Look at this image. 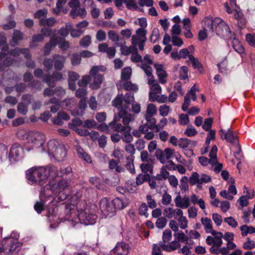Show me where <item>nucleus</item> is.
I'll return each instance as SVG.
<instances>
[{
	"instance_id": "864d4df0",
	"label": "nucleus",
	"mask_w": 255,
	"mask_h": 255,
	"mask_svg": "<svg viewBox=\"0 0 255 255\" xmlns=\"http://www.w3.org/2000/svg\"><path fill=\"white\" fill-rule=\"evenodd\" d=\"M199 91V89L198 88H197L195 85H194L192 87V88L189 91V92L186 94V95L188 96V97L190 98V100H192L193 101H195L197 99L196 93Z\"/></svg>"
},
{
	"instance_id": "4468645a",
	"label": "nucleus",
	"mask_w": 255,
	"mask_h": 255,
	"mask_svg": "<svg viewBox=\"0 0 255 255\" xmlns=\"http://www.w3.org/2000/svg\"><path fill=\"white\" fill-rule=\"evenodd\" d=\"M51 33L50 28H43L40 30V33L34 35L32 37V41L30 43V47H34L37 46L36 43L42 41L45 36H49Z\"/></svg>"
},
{
	"instance_id": "f257e3e1",
	"label": "nucleus",
	"mask_w": 255,
	"mask_h": 255,
	"mask_svg": "<svg viewBox=\"0 0 255 255\" xmlns=\"http://www.w3.org/2000/svg\"><path fill=\"white\" fill-rule=\"evenodd\" d=\"M73 207L70 205L69 209L67 208L66 210V220L71 222L73 227L78 223L85 225L95 224L97 216L93 210L87 207L85 201H80L77 204V213Z\"/></svg>"
},
{
	"instance_id": "37998d69",
	"label": "nucleus",
	"mask_w": 255,
	"mask_h": 255,
	"mask_svg": "<svg viewBox=\"0 0 255 255\" xmlns=\"http://www.w3.org/2000/svg\"><path fill=\"white\" fill-rule=\"evenodd\" d=\"M179 218L177 219L178 225L179 228L181 230H184L188 227V221L186 217L183 216V215L181 216H178Z\"/></svg>"
},
{
	"instance_id": "9b49d317",
	"label": "nucleus",
	"mask_w": 255,
	"mask_h": 255,
	"mask_svg": "<svg viewBox=\"0 0 255 255\" xmlns=\"http://www.w3.org/2000/svg\"><path fill=\"white\" fill-rule=\"evenodd\" d=\"M33 100L32 96L30 95H24L22 97V102L18 104L17 109L18 113L25 115L28 112V107Z\"/></svg>"
},
{
	"instance_id": "79ce46f5",
	"label": "nucleus",
	"mask_w": 255,
	"mask_h": 255,
	"mask_svg": "<svg viewBox=\"0 0 255 255\" xmlns=\"http://www.w3.org/2000/svg\"><path fill=\"white\" fill-rule=\"evenodd\" d=\"M232 47L234 49V50L240 54L243 53L244 52V49L240 43L239 40L234 38L232 41Z\"/></svg>"
},
{
	"instance_id": "20e7f679",
	"label": "nucleus",
	"mask_w": 255,
	"mask_h": 255,
	"mask_svg": "<svg viewBox=\"0 0 255 255\" xmlns=\"http://www.w3.org/2000/svg\"><path fill=\"white\" fill-rule=\"evenodd\" d=\"M125 207L122 201L118 198L112 202L104 198L100 202V210L105 217H112L115 215L117 209H123Z\"/></svg>"
},
{
	"instance_id": "a18cd8bd",
	"label": "nucleus",
	"mask_w": 255,
	"mask_h": 255,
	"mask_svg": "<svg viewBox=\"0 0 255 255\" xmlns=\"http://www.w3.org/2000/svg\"><path fill=\"white\" fill-rule=\"evenodd\" d=\"M76 151L78 155L83 158L85 161L87 162H91L92 160L90 157L89 155L84 150V149L80 147L77 146L76 147Z\"/></svg>"
},
{
	"instance_id": "bf43d9fd",
	"label": "nucleus",
	"mask_w": 255,
	"mask_h": 255,
	"mask_svg": "<svg viewBox=\"0 0 255 255\" xmlns=\"http://www.w3.org/2000/svg\"><path fill=\"white\" fill-rule=\"evenodd\" d=\"M91 80V76L90 75H85L82 79L78 81V85L80 87H85Z\"/></svg>"
},
{
	"instance_id": "6e6552de",
	"label": "nucleus",
	"mask_w": 255,
	"mask_h": 255,
	"mask_svg": "<svg viewBox=\"0 0 255 255\" xmlns=\"http://www.w3.org/2000/svg\"><path fill=\"white\" fill-rule=\"evenodd\" d=\"M106 68L103 66H94L90 71V75L93 78V82L90 84V87L92 89H97L103 80V76L99 73V71H105Z\"/></svg>"
},
{
	"instance_id": "338daca9",
	"label": "nucleus",
	"mask_w": 255,
	"mask_h": 255,
	"mask_svg": "<svg viewBox=\"0 0 255 255\" xmlns=\"http://www.w3.org/2000/svg\"><path fill=\"white\" fill-rule=\"evenodd\" d=\"M224 222L226 223L229 226L232 228H235L238 226V222L232 217H229L225 218L224 219Z\"/></svg>"
},
{
	"instance_id": "a211bd4d",
	"label": "nucleus",
	"mask_w": 255,
	"mask_h": 255,
	"mask_svg": "<svg viewBox=\"0 0 255 255\" xmlns=\"http://www.w3.org/2000/svg\"><path fill=\"white\" fill-rule=\"evenodd\" d=\"M147 31L142 28H139L136 30V34L131 36V44L137 45V42L140 40H147Z\"/></svg>"
},
{
	"instance_id": "aec40b11",
	"label": "nucleus",
	"mask_w": 255,
	"mask_h": 255,
	"mask_svg": "<svg viewBox=\"0 0 255 255\" xmlns=\"http://www.w3.org/2000/svg\"><path fill=\"white\" fill-rule=\"evenodd\" d=\"M59 40V37L55 34L51 37L49 42L47 43L43 48L44 55L47 56L50 54L51 50L58 44Z\"/></svg>"
},
{
	"instance_id": "69168bd1",
	"label": "nucleus",
	"mask_w": 255,
	"mask_h": 255,
	"mask_svg": "<svg viewBox=\"0 0 255 255\" xmlns=\"http://www.w3.org/2000/svg\"><path fill=\"white\" fill-rule=\"evenodd\" d=\"M108 37L109 39L113 42H118L120 40L119 34L114 30H110L108 32Z\"/></svg>"
},
{
	"instance_id": "680f3d73",
	"label": "nucleus",
	"mask_w": 255,
	"mask_h": 255,
	"mask_svg": "<svg viewBox=\"0 0 255 255\" xmlns=\"http://www.w3.org/2000/svg\"><path fill=\"white\" fill-rule=\"evenodd\" d=\"M171 238H172L171 231L169 229L165 230L163 233V235H162L163 242L162 243L165 244L166 243H169V242L171 240Z\"/></svg>"
},
{
	"instance_id": "7c9ffc66",
	"label": "nucleus",
	"mask_w": 255,
	"mask_h": 255,
	"mask_svg": "<svg viewBox=\"0 0 255 255\" xmlns=\"http://www.w3.org/2000/svg\"><path fill=\"white\" fill-rule=\"evenodd\" d=\"M162 249L167 252H172L180 248V243L176 240L169 244H161Z\"/></svg>"
},
{
	"instance_id": "a19ab883",
	"label": "nucleus",
	"mask_w": 255,
	"mask_h": 255,
	"mask_svg": "<svg viewBox=\"0 0 255 255\" xmlns=\"http://www.w3.org/2000/svg\"><path fill=\"white\" fill-rule=\"evenodd\" d=\"M132 73L131 68L127 67L123 69L121 72V79L123 81H127L130 78Z\"/></svg>"
},
{
	"instance_id": "ddd939ff",
	"label": "nucleus",
	"mask_w": 255,
	"mask_h": 255,
	"mask_svg": "<svg viewBox=\"0 0 255 255\" xmlns=\"http://www.w3.org/2000/svg\"><path fill=\"white\" fill-rule=\"evenodd\" d=\"M58 71L56 70L51 75H45L43 79V82L46 83L48 86L50 87H55L56 81L63 79V74Z\"/></svg>"
},
{
	"instance_id": "6ab92c4d",
	"label": "nucleus",
	"mask_w": 255,
	"mask_h": 255,
	"mask_svg": "<svg viewBox=\"0 0 255 255\" xmlns=\"http://www.w3.org/2000/svg\"><path fill=\"white\" fill-rule=\"evenodd\" d=\"M119 118L122 119L123 124L127 126H129V124L130 122L135 120V116L133 114L128 113L127 110H122L119 112Z\"/></svg>"
},
{
	"instance_id": "4be33fe9",
	"label": "nucleus",
	"mask_w": 255,
	"mask_h": 255,
	"mask_svg": "<svg viewBox=\"0 0 255 255\" xmlns=\"http://www.w3.org/2000/svg\"><path fill=\"white\" fill-rule=\"evenodd\" d=\"M164 215L169 219L174 218L177 219L178 216L183 215V212L180 209H173L171 207H167L164 209Z\"/></svg>"
},
{
	"instance_id": "49530a36",
	"label": "nucleus",
	"mask_w": 255,
	"mask_h": 255,
	"mask_svg": "<svg viewBox=\"0 0 255 255\" xmlns=\"http://www.w3.org/2000/svg\"><path fill=\"white\" fill-rule=\"evenodd\" d=\"M153 116H154L150 115L144 116V118L147 122L146 124H148L151 130L154 129L155 127H156V119L153 117Z\"/></svg>"
},
{
	"instance_id": "72a5a7b5",
	"label": "nucleus",
	"mask_w": 255,
	"mask_h": 255,
	"mask_svg": "<svg viewBox=\"0 0 255 255\" xmlns=\"http://www.w3.org/2000/svg\"><path fill=\"white\" fill-rule=\"evenodd\" d=\"M144 162L141 163L140 165L141 171L145 174H147L148 172L150 174H152L153 173V161L149 160Z\"/></svg>"
},
{
	"instance_id": "09e8293b",
	"label": "nucleus",
	"mask_w": 255,
	"mask_h": 255,
	"mask_svg": "<svg viewBox=\"0 0 255 255\" xmlns=\"http://www.w3.org/2000/svg\"><path fill=\"white\" fill-rule=\"evenodd\" d=\"M72 173V168L70 166H68L66 168H61L59 171H58V176L56 178H65V176L66 175H70ZM65 178H66L65 177Z\"/></svg>"
},
{
	"instance_id": "e2e57ef3",
	"label": "nucleus",
	"mask_w": 255,
	"mask_h": 255,
	"mask_svg": "<svg viewBox=\"0 0 255 255\" xmlns=\"http://www.w3.org/2000/svg\"><path fill=\"white\" fill-rule=\"evenodd\" d=\"M59 37V41L58 43V44H59L60 48L63 50H67L70 47V43L69 41L65 40L64 38L62 39L60 37Z\"/></svg>"
},
{
	"instance_id": "13d9d810",
	"label": "nucleus",
	"mask_w": 255,
	"mask_h": 255,
	"mask_svg": "<svg viewBox=\"0 0 255 255\" xmlns=\"http://www.w3.org/2000/svg\"><path fill=\"white\" fill-rule=\"evenodd\" d=\"M91 43V37L90 35H87L83 37L80 41V45L84 48L88 47Z\"/></svg>"
},
{
	"instance_id": "7ed1b4c3",
	"label": "nucleus",
	"mask_w": 255,
	"mask_h": 255,
	"mask_svg": "<svg viewBox=\"0 0 255 255\" xmlns=\"http://www.w3.org/2000/svg\"><path fill=\"white\" fill-rule=\"evenodd\" d=\"M26 142L24 148L27 151L37 149L39 152H44V145L46 141L45 135L37 131H31L27 133L26 138Z\"/></svg>"
},
{
	"instance_id": "393cba45",
	"label": "nucleus",
	"mask_w": 255,
	"mask_h": 255,
	"mask_svg": "<svg viewBox=\"0 0 255 255\" xmlns=\"http://www.w3.org/2000/svg\"><path fill=\"white\" fill-rule=\"evenodd\" d=\"M123 95L122 94L118 95L112 101L113 106L117 108L119 112L122 110H128V107L127 105L123 104Z\"/></svg>"
},
{
	"instance_id": "f03ea898",
	"label": "nucleus",
	"mask_w": 255,
	"mask_h": 255,
	"mask_svg": "<svg viewBox=\"0 0 255 255\" xmlns=\"http://www.w3.org/2000/svg\"><path fill=\"white\" fill-rule=\"evenodd\" d=\"M54 180H50L49 186L52 192L57 194L54 200L57 202L64 201L69 195L71 180L67 178L57 179L55 182Z\"/></svg>"
},
{
	"instance_id": "8fccbe9b",
	"label": "nucleus",
	"mask_w": 255,
	"mask_h": 255,
	"mask_svg": "<svg viewBox=\"0 0 255 255\" xmlns=\"http://www.w3.org/2000/svg\"><path fill=\"white\" fill-rule=\"evenodd\" d=\"M149 177L150 175L149 174H138L135 179L136 185L139 186L142 184L147 179V178Z\"/></svg>"
},
{
	"instance_id": "de8ad7c7",
	"label": "nucleus",
	"mask_w": 255,
	"mask_h": 255,
	"mask_svg": "<svg viewBox=\"0 0 255 255\" xmlns=\"http://www.w3.org/2000/svg\"><path fill=\"white\" fill-rule=\"evenodd\" d=\"M123 87L127 91H136L138 90V86L132 84L130 81H125L123 83Z\"/></svg>"
},
{
	"instance_id": "c03bdc74",
	"label": "nucleus",
	"mask_w": 255,
	"mask_h": 255,
	"mask_svg": "<svg viewBox=\"0 0 255 255\" xmlns=\"http://www.w3.org/2000/svg\"><path fill=\"white\" fill-rule=\"evenodd\" d=\"M218 150V148L216 145H214L212 146L211 150L209 153V157H210V162L212 163H214V164L217 163V152Z\"/></svg>"
},
{
	"instance_id": "f3484780",
	"label": "nucleus",
	"mask_w": 255,
	"mask_h": 255,
	"mask_svg": "<svg viewBox=\"0 0 255 255\" xmlns=\"http://www.w3.org/2000/svg\"><path fill=\"white\" fill-rule=\"evenodd\" d=\"M129 246L125 242H118L113 250L117 255H127L129 253Z\"/></svg>"
},
{
	"instance_id": "603ef678",
	"label": "nucleus",
	"mask_w": 255,
	"mask_h": 255,
	"mask_svg": "<svg viewBox=\"0 0 255 255\" xmlns=\"http://www.w3.org/2000/svg\"><path fill=\"white\" fill-rule=\"evenodd\" d=\"M130 130H128V129H126L124 131L123 133V135H121L122 139L125 142L129 143L133 140V137L132 135L130 133Z\"/></svg>"
},
{
	"instance_id": "e433bc0d",
	"label": "nucleus",
	"mask_w": 255,
	"mask_h": 255,
	"mask_svg": "<svg viewBox=\"0 0 255 255\" xmlns=\"http://www.w3.org/2000/svg\"><path fill=\"white\" fill-rule=\"evenodd\" d=\"M169 177V173L167 171L166 167L164 166L161 168L159 173L154 176V178L159 181H162L166 179Z\"/></svg>"
},
{
	"instance_id": "9d476101",
	"label": "nucleus",
	"mask_w": 255,
	"mask_h": 255,
	"mask_svg": "<svg viewBox=\"0 0 255 255\" xmlns=\"http://www.w3.org/2000/svg\"><path fill=\"white\" fill-rule=\"evenodd\" d=\"M215 23H217L215 30L218 35L221 37H229L231 31L228 25L219 18H215Z\"/></svg>"
},
{
	"instance_id": "412c9836",
	"label": "nucleus",
	"mask_w": 255,
	"mask_h": 255,
	"mask_svg": "<svg viewBox=\"0 0 255 255\" xmlns=\"http://www.w3.org/2000/svg\"><path fill=\"white\" fill-rule=\"evenodd\" d=\"M54 69L57 71H61L64 67L66 58L64 56L55 54L53 56Z\"/></svg>"
},
{
	"instance_id": "bb28decb",
	"label": "nucleus",
	"mask_w": 255,
	"mask_h": 255,
	"mask_svg": "<svg viewBox=\"0 0 255 255\" xmlns=\"http://www.w3.org/2000/svg\"><path fill=\"white\" fill-rule=\"evenodd\" d=\"M59 145V144L58 141L55 139L50 140L47 143L46 148L44 146L45 149L44 152H47L49 155L51 157V155H53V153L55 152Z\"/></svg>"
},
{
	"instance_id": "4c0bfd02",
	"label": "nucleus",
	"mask_w": 255,
	"mask_h": 255,
	"mask_svg": "<svg viewBox=\"0 0 255 255\" xmlns=\"http://www.w3.org/2000/svg\"><path fill=\"white\" fill-rule=\"evenodd\" d=\"M134 157L133 156H128L127 157V163L125 166L131 173L134 174L135 173L134 166L133 164V160Z\"/></svg>"
},
{
	"instance_id": "423d86ee",
	"label": "nucleus",
	"mask_w": 255,
	"mask_h": 255,
	"mask_svg": "<svg viewBox=\"0 0 255 255\" xmlns=\"http://www.w3.org/2000/svg\"><path fill=\"white\" fill-rule=\"evenodd\" d=\"M20 249V244L17 239L7 237L2 242L0 253L3 252L5 255H17Z\"/></svg>"
},
{
	"instance_id": "ea45409f",
	"label": "nucleus",
	"mask_w": 255,
	"mask_h": 255,
	"mask_svg": "<svg viewBox=\"0 0 255 255\" xmlns=\"http://www.w3.org/2000/svg\"><path fill=\"white\" fill-rule=\"evenodd\" d=\"M240 229L243 236H246L248 234L255 233V228L252 226L244 225L241 226Z\"/></svg>"
},
{
	"instance_id": "2f4dec72",
	"label": "nucleus",
	"mask_w": 255,
	"mask_h": 255,
	"mask_svg": "<svg viewBox=\"0 0 255 255\" xmlns=\"http://www.w3.org/2000/svg\"><path fill=\"white\" fill-rule=\"evenodd\" d=\"M174 237L175 240L179 243H184L187 244L189 239L188 236L186 235L182 230H178L174 233Z\"/></svg>"
},
{
	"instance_id": "f8f14e48",
	"label": "nucleus",
	"mask_w": 255,
	"mask_h": 255,
	"mask_svg": "<svg viewBox=\"0 0 255 255\" xmlns=\"http://www.w3.org/2000/svg\"><path fill=\"white\" fill-rule=\"evenodd\" d=\"M118 121L117 118H115L114 121L109 123L108 125L102 126L104 128L102 130H108L109 129H112L114 131L118 132H123L126 129L131 130V128L130 126H123L121 124L118 123Z\"/></svg>"
},
{
	"instance_id": "b1692460",
	"label": "nucleus",
	"mask_w": 255,
	"mask_h": 255,
	"mask_svg": "<svg viewBox=\"0 0 255 255\" xmlns=\"http://www.w3.org/2000/svg\"><path fill=\"white\" fill-rule=\"evenodd\" d=\"M116 44L120 47V50L121 53L124 55H128L130 54H131L133 50L134 49L136 50V45H134V44H132L131 45L128 47L126 45V41H124L123 42H117Z\"/></svg>"
},
{
	"instance_id": "cd10ccee",
	"label": "nucleus",
	"mask_w": 255,
	"mask_h": 255,
	"mask_svg": "<svg viewBox=\"0 0 255 255\" xmlns=\"http://www.w3.org/2000/svg\"><path fill=\"white\" fill-rule=\"evenodd\" d=\"M66 155V151L65 147L62 145H59L53 155H51V157H53L58 161H62Z\"/></svg>"
},
{
	"instance_id": "0eeeda50",
	"label": "nucleus",
	"mask_w": 255,
	"mask_h": 255,
	"mask_svg": "<svg viewBox=\"0 0 255 255\" xmlns=\"http://www.w3.org/2000/svg\"><path fill=\"white\" fill-rule=\"evenodd\" d=\"M37 169V172L36 174L37 179L40 181V185L48 177H51L50 180H55L58 176V170L54 166L38 167Z\"/></svg>"
},
{
	"instance_id": "1a4fd4ad",
	"label": "nucleus",
	"mask_w": 255,
	"mask_h": 255,
	"mask_svg": "<svg viewBox=\"0 0 255 255\" xmlns=\"http://www.w3.org/2000/svg\"><path fill=\"white\" fill-rule=\"evenodd\" d=\"M211 177L206 174L202 173L199 175L197 172H194L189 177V183L192 185L197 184V187L200 189L202 188V185L204 183L210 182Z\"/></svg>"
},
{
	"instance_id": "f704fd0d",
	"label": "nucleus",
	"mask_w": 255,
	"mask_h": 255,
	"mask_svg": "<svg viewBox=\"0 0 255 255\" xmlns=\"http://www.w3.org/2000/svg\"><path fill=\"white\" fill-rule=\"evenodd\" d=\"M20 53L23 54L26 59H29L31 57L29 49L27 48L19 49L16 48L10 52V54L14 57L19 55Z\"/></svg>"
},
{
	"instance_id": "473e14b6",
	"label": "nucleus",
	"mask_w": 255,
	"mask_h": 255,
	"mask_svg": "<svg viewBox=\"0 0 255 255\" xmlns=\"http://www.w3.org/2000/svg\"><path fill=\"white\" fill-rule=\"evenodd\" d=\"M23 34L20 31L14 30L12 38L10 42V45L14 47L18 44V42L23 39Z\"/></svg>"
},
{
	"instance_id": "c9c22d12",
	"label": "nucleus",
	"mask_w": 255,
	"mask_h": 255,
	"mask_svg": "<svg viewBox=\"0 0 255 255\" xmlns=\"http://www.w3.org/2000/svg\"><path fill=\"white\" fill-rule=\"evenodd\" d=\"M71 16L75 18L77 16H80L82 18H84L86 15L87 12L84 8H76L72 9L70 12Z\"/></svg>"
},
{
	"instance_id": "c85d7f7f",
	"label": "nucleus",
	"mask_w": 255,
	"mask_h": 255,
	"mask_svg": "<svg viewBox=\"0 0 255 255\" xmlns=\"http://www.w3.org/2000/svg\"><path fill=\"white\" fill-rule=\"evenodd\" d=\"M202 224L204 227V230L207 233H215V231L213 229L212 221L207 217H202L201 219Z\"/></svg>"
},
{
	"instance_id": "774afa93",
	"label": "nucleus",
	"mask_w": 255,
	"mask_h": 255,
	"mask_svg": "<svg viewBox=\"0 0 255 255\" xmlns=\"http://www.w3.org/2000/svg\"><path fill=\"white\" fill-rule=\"evenodd\" d=\"M188 68L183 66L180 67L179 70V78L181 80H185L188 78Z\"/></svg>"
},
{
	"instance_id": "052dcab7",
	"label": "nucleus",
	"mask_w": 255,
	"mask_h": 255,
	"mask_svg": "<svg viewBox=\"0 0 255 255\" xmlns=\"http://www.w3.org/2000/svg\"><path fill=\"white\" fill-rule=\"evenodd\" d=\"M81 61V56L80 54L75 53L71 55V62L73 66H77L79 65Z\"/></svg>"
},
{
	"instance_id": "0e129e2a",
	"label": "nucleus",
	"mask_w": 255,
	"mask_h": 255,
	"mask_svg": "<svg viewBox=\"0 0 255 255\" xmlns=\"http://www.w3.org/2000/svg\"><path fill=\"white\" fill-rule=\"evenodd\" d=\"M214 21H215V19L207 20L205 22L206 26H205V28L204 29H205V30H206V31L209 30L211 32H213L214 31V27L215 26V27H216V25H217V23H215L214 22Z\"/></svg>"
},
{
	"instance_id": "58836bf2",
	"label": "nucleus",
	"mask_w": 255,
	"mask_h": 255,
	"mask_svg": "<svg viewBox=\"0 0 255 255\" xmlns=\"http://www.w3.org/2000/svg\"><path fill=\"white\" fill-rule=\"evenodd\" d=\"M214 236V246L221 247L223 244L222 238L223 235L222 233L216 232L211 233Z\"/></svg>"
},
{
	"instance_id": "6e6d98bb",
	"label": "nucleus",
	"mask_w": 255,
	"mask_h": 255,
	"mask_svg": "<svg viewBox=\"0 0 255 255\" xmlns=\"http://www.w3.org/2000/svg\"><path fill=\"white\" fill-rule=\"evenodd\" d=\"M55 22L56 20L53 17H50L47 19L41 18L40 19L39 23L41 25H47L48 26H52L55 24Z\"/></svg>"
},
{
	"instance_id": "3c124183",
	"label": "nucleus",
	"mask_w": 255,
	"mask_h": 255,
	"mask_svg": "<svg viewBox=\"0 0 255 255\" xmlns=\"http://www.w3.org/2000/svg\"><path fill=\"white\" fill-rule=\"evenodd\" d=\"M83 124L82 121L79 118L73 119L71 123L68 124V127L73 130L77 128V127L80 126Z\"/></svg>"
},
{
	"instance_id": "2eb2a0df",
	"label": "nucleus",
	"mask_w": 255,
	"mask_h": 255,
	"mask_svg": "<svg viewBox=\"0 0 255 255\" xmlns=\"http://www.w3.org/2000/svg\"><path fill=\"white\" fill-rule=\"evenodd\" d=\"M37 172L36 167H32L26 171V178L29 184L34 185H40V181L37 178Z\"/></svg>"
},
{
	"instance_id": "5701e85b",
	"label": "nucleus",
	"mask_w": 255,
	"mask_h": 255,
	"mask_svg": "<svg viewBox=\"0 0 255 255\" xmlns=\"http://www.w3.org/2000/svg\"><path fill=\"white\" fill-rule=\"evenodd\" d=\"M174 202L177 207L182 209H186L190 205V199L186 196L181 198L180 195L176 197Z\"/></svg>"
},
{
	"instance_id": "4d7b16f0",
	"label": "nucleus",
	"mask_w": 255,
	"mask_h": 255,
	"mask_svg": "<svg viewBox=\"0 0 255 255\" xmlns=\"http://www.w3.org/2000/svg\"><path fill=\"white\" fill-rule=\"evenodd\" d=\"M157 113V109L156 106L153 104H149L146 108L145 115L154 116Z\"/></svg>"
},
{
	"instance_id": "a878e982",
	"label": "nucleus",
	"mask_w": 255,
	"mask_h": 255,
	"mask_svg": "<svg viewBox=\"0 0 255 255\" xmlns=\"http://www.w3.org/2000/svg\"><path fill=\"white\" fill-rule=\"evenodd\" d=\"M23 153V148L19 144H14L11 147L9 153L10 158H13L14 159H18Z\"/></svg>"
},
{
	"instance_id": "5fc2aeb1",
	"label": "nucleus",
	"mask_w": 255,
	"mask_h": 255,
	"mask_svg": "<svg viewBox=\"0 0 255 255\" xmlns=\"http://www.w3.org/2000/svg\"><path fill=\"white\" fill-rule=\"evenodd\" d=\"M130 60L134 63H138L142 60L141 56L138 53L137 46L136 47V50L134 49L131 53Z\"/></svg>"
},
{
	"instance_id": "dca6fc26",
	"label": "nucleus",
	"mask_w": 255,
	"mask_h": 255,
	"mask_svg": "<svg viewBox=\"0 0 255 255\" xmlns=\"http://www.w3.org/2000/svg\"><path fill=\"white\" fill-rule=\"evenodd\" d=\"M219 133L222 140H226L227 142L232 143H236L237 136L230 128L227 130L221 129L219 131Z\"/></svg>"
},
{
	"instance_id": "c756f323",
	"label": "nucleus",
	"mask_w": 255,
	"mask_h": 255,
	"mask_svg": "<svg viewBox=\"0 0 255 255\" xmlns=\"http://www.w3.org/2000/svg\"><path fill=\"white\" fill-rule=\"evenodd\" d=\"M154 67L156 70V73L160 82L162 84H165L166 82V80L165 78L167 77V74L163 69L162 66L155 64Z\"/></svg>"
},
{
	"instance_id": "39448f33",
	"label": "nucleus",
	"mask_w": 255,
	"mask_h": 255,
	"mask_svg": "<svg viewBox=\"0 0 255 255\" xmlns=\"http://www.w3.org/2000/svg\"><path fill=\"white\" fill-rule=\"evenodd\" d=\"M62 107L64 109L69 110L74 116H83L87 108L85 99H81L77 107H76L77 101L74 98H66L62 101Z\"/></svg>"
}]
</instances>
